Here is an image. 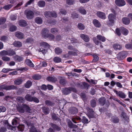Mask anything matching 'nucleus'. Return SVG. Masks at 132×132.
<instances>
[{
	"label": "nucleus",
	"instance_id": "33",
	"mask_svg": "<svg viewBox=\"0 0 132 132\" xmlns=\"http://www.w3.org/2000/svg\"><path fill=\"white\" fill-rule=\"evenodd\" d=\"M16 54L15 52L12 50H8L7 55L11 56Z\"/></svg>",
	"mask_w": 132,
	"mask_h": 132
},
{
	"label": "nucleus",
	"instance_id": "30",
	"mask_svg": "<svg viewBox=\"0 0 132 132\" xmlns=\"http://www.w3.org/2000/svg\"><path fill=\"white\" fill-rule=\"evenodd\" d=\"M22 81L23 80L22 79L19 78L15 80L14 81V83L15 85H19L21 84Z\"/></svg>",
	"mask_w": 132,
	"mask_h": 132
},
{
	"label": "nucleus",
	"instance_id": "46",
	"mask_svg": "<svg viewBox=\"0 0 132 132\" xmlns=\"http://www.w3.org/2000/svg\"><path fill=\"white\" fill-rule=\"evenodd\" d=\"M17 99L18 102H23L24 101V98L22 97H18Z\"/></svg>",
	"mask_w": 132,
	"mask_h": 132
},
{
	"label": "nucleus",
	"instance_id": "39",
	"mask_svg": "<svg viewBox=\"0 0 132 132\" xmlns=\"http://www.w3.org/2000/svg\"><path fill=\"white\" fill-rule=\"evenodd\" d=\"M13 6V5L12 4H9L4 6L3 8L5 10H8L11 8Z\"/></svg>",
	"mask_w": 132,
	"mask_h": 132
},
{
	"label": "nucleus",
	"instance_id": "29",
	"mask_svg": "<svg viewBox=\"0 0 132 132\" xmlns=\"http://www.w3.org/2000/svg\"><path fill=\"white\" fill-rule=\"evenodd\" d=\"M94 112L92 110H89L87 114V116L90 118H93L94 117Z\"/></svg>",
	"mask_w": 132,
	"mask_h": 132
},
{
	"label": "nucleus",
	"instance_id": "61",
	"mask_svg": "<svg viewBox=\"0 0 132 132\" xmlns=\"http://www.w3.org/2000/svg\"><path fill=\"white\" fill-rule=\"evenodd\" d=\"M32 101H34V102L38 103L39 102V100L36 97H33L32 98Z\"/></svg>",
	"mask_w": 132,
	"mask_h": 132
},
{
	"label": "nucleus",
	"instance_id": "2",
	"mask_svg": "<svg viewBox=\"0 0 132 132\" xmlns=\"http://www.w3.org/2000/svg\"><path fill=\"white\" fill-rule=\"evenodd\" d=\"M127 55L128 53L126 51H121L117 54V58L119 60H123L127 56Z\"/></svg>",
	"mask_w": 132,
	"mask_h": 132
},
{
	"label": "nucleus",
	"instance_id": "28",
	"mask_svg": "<svg viewBox=\"0 0 132 132\" xmlns=\"http://www.w3.org/2000/svg\"><path fill=\"white\" fill-rule=\"evenodd\" d=\"M33 97L28 94H27L25 96V98L26 100L29 102L32 101V98Z\"/></svg>",
	"mask_w": 132,
	"mask_h": 132
},
{
	"label": "nucleus",
	"instance_id": "59",
	"mask_svg": "<svg viewBox=\"0 0 132 132\" xmlns=\"http://www.w3.org/2000/svg\"><path fill=\"white\" fill-rule=\"evenodd\" d=\"M93 39L94 43L96 44L97 45L99 44H101V43L97 40L95 37L93 38Z\"/></svg>",
	"mask_w": 132,
	"mask_h": 132
},
{
	"label": "nucleus",
	"instance_id": "6",
	"mask_svg": "<svg viewBox=\"0 0 132 132\" xmlns=\"http://www.w3.org/2000/svg\"><path fill=\"white\" fill-rule=\"evenodd\" d=\"M44 15L47 18L51 17L55 18L57 16L56 14L54 12H46L44 13Z\"/></svg>",
	"mask_w": 132,
	"mask_h": 132
},
{
	"label": "nucleus",
	"instance_id": "43",
	"mask_svg": "<svg viewBox=\"0 0 132 132\" xmlns=\"http://www.w3.org/2000/svg\"><path fill=\"white\" fill-rule=\"evenodd\" d=\"M78 27L80 29L84 30L85 28V27L83 24L81 23H79L78 24Z\"/></svg>",
	"mask_w": 132,
	"mask_h": 132
},
{
	"label": "nucleus",
	"instance_id": "5",
	"mask_svg": "<svg viewBox=\"0 0 132 132\" xmlns=\"http://www.w3.org/2000/svg\"><path fill=\"white\" fill-rule=\"evenodd\" d=\"M71 91L76 92V90L75 88L71 87L68 88H66L63 90V93L65 95H67Z\"/></svg>",
	"mask_w": 132,
	"mask_h": 132
},
{
	"label": "nucleus",
	"instance_id": "19",
	"mask_svg": "<svg viewBox=\"0 0 132 132\" xmlns=\"http://www.w3.org/2000/svg\"><path fill=\"white\" fill-rule=\"evenodd\" d=\"M122 21L123 23L125 24H129L130 23L129 19L127 18H123Z\"/></svg>",
	"mask_w": 132,
	"mask_h": 132
},
{
	"label": "nucleus",
	"instance_id": "62",
	"mask_svg": "<svg viewBox=\"0 0 132 132\" xmlns=\"http://www.w3.org/2000/svg\"><path fill=\"white\" fill-rule=\"evenodd\" d=\"M7 40V37L5 36H3L1 38V40L3 41L6 42Z\"/></svg>",
	"mask_w": 132,
	"mask_h": 132
},
{
	"label": "nucleus",
	"instance_id": "42",
	"mask_svg": "<svg viewBox=\"0 0 132 132\" xmlns=\"http://www.w3.org/2000/svg\"><path fill=\"white\" fill-rule=\"evenodd\" d=\"M17 128L19 131H22L24 128V126L22 125H20Z\"/></svg>",
	"mask_w": 132,
	"mask_h": 132
},
{
	"label": "nucleus",
	"instance_id": "64",
	"mask_svg": "<svg viewBox=\"0 0 132 132\" xmlns=\"http://www.w3.org/2000/svg\"><path fill=\"white\" fill-rule=\"evenodd\" d=\"M91 105L92 107H94L96 105V102L94 100H92L91 102Z\"/></svg>",
	"mask_w": 132,
	"mask_h": 132
},
{
	"label": "nucleus",
	"instance_id": "49",
	"mask_svg": "<svg viewBox=\"0 0 132 132\" xmlns=\"http://www.w3.org/2000/svg\"><path fill=\"white\" fill-rule=\"evenodd\" d=\"M8 54V50L6 51L3 50L1 51L0 52V55H7Z\"/></svg>",
	"mask_w": 132,
	"mask_h": 132
},
{
	"label": "nucleus",
	"instance_id": "14",
	"mask_svg": "<svg viewBox=\"0 0 132 132\" xmlns=\"http://www.w3.org/2000/svg\"><path fill=\"white\" fill-rule=\"evenodd\" d=\"M78 11L79 12L83 15H85L87 13L86 10L83 7H81L79 8Z\"/></svg>",
	"mask_w": 132,
	"mask_h": 132
},
{
	"label": "nucleus",
	"instance_id": "7",
	"mask_svg": "<svg viewBox=\"0 0 132 132\" xmlns=\"http://www.w3.org/2000/svg\"><path fill=\"white\" fill-rule=\"evenodd\" d=\"M25 14L26 15L27 18L29 19H31L34 17V13L30 10L26 11Z\"/></svg>",
	"mask_w": 132,
	"mask_h": 132
},
{
	"label": "nucleus",
	"instance_id": "11",
	"mask_svg": "<svg viewBox=\"0 0 132 132\" xmlns=\"http://www.w3.org/2000/svg\"><path fill=\"white\" fill-rule=\"evenodd\" d=\"M49 32V30L46 28H44L43 29L41 32V35L43 37L45 38H46L48 36Z\"/></svg>",
	"mask_w": 132,
	"mask_h": 132
},
{
	"label": "nucleus",
	"instance_id": "10",
	"mask_svg": "<svg viewBox=\"0 0 132 132\" xmlns=\"http://www.w3.org/2000/svg\"><path fill=\"white\" fill-rule=\"evenodd\" d=\"M116 4L119 6H122L126 4V3L124 0H116Z\"/></svg>",
	"mask_w": 132,
	"mask_h": 132
},
{
	"label": "nucleus",
	"instance_id": "22",
	"mask_svg": "<svg viewBox=\"0 0 132 132\" xmlns=\"http://www.w3.org/2000/svg\"><path fill=\"white\" fill-rule=\"evenodd\" d=\"M96 37L98 39L102 42H104L106 40L105 38L100 35H97Z\"/></svg>",
	"mask_w": 132,
	"mask_h": 132
},
{
	"label": "nucleus",
	"instance_id": "36",
	"mask_svg": "<svg viewBox=\"0 0 132 132\" xmlns=\"http://www.w3.org/2000/svg\"><path fill=\"white\" fill-rule=\"evenodd\" d=\"M32 85V82L30 81H28L25 84V87L27 88L30 87Z\"/></svg>",
	"mask_w": 132,
	"mask_h": 132
},
{
	"label": "nucleus",
	"instance_id": "44",
	"mask_svg": "<svg viewBox=\"0 0 132 132\" xmlns=\"http://www.w3.org/2000/svg\"><path fill=\"white\" fill-rule=\"evenodd\" d=\"M30 132H41L40 131H37L35 128L34 127L32 126L30 129Z\"/></svg>",
	"mask_w": 132,
	"mask_h": 132
},
{
	"label": "nucleus",
	"instance_id": "16",
	"mask_svg": "<svg viewBox=\"0 0 132 132\" xmlns=\"http://www.w3.org/2000/svg\"><path fill=\"white\" fill-rule=\"evenodd\" d=\"M14 60L16 61L21 62L23 60V58L21 56L17 55H16L13 57Z\"/></svg>",
	"mask_w": 132,
	"mask_h": 132
},
{
	"label": "nucleus",
	"instance_id": "56",
	"mask_svg": "<svg viewBox=\"0 0 132 132\" xmlns=\"http://www.w3.org/2000/svg\"><path fill=\"white\" fill-rule=\"evenodd\" d=\"M73 0H67L66 1L67 4L69 5L73 4Z\"/></svg>",
	"mask_w": 132,
	"mask_h": 132
},
{
	"label": "nucleus",
	"instance_id": "52",
	"mask_svg": "<svg viewBox=\"0 0 132 132\" xmlns=\"http://www.w3.org/2000/svg\"><path fill=\"white\" fill-rule=\"evenodd\" d=\"M13 70V69L10 68H4L2 69V72L4 73H7L10 71H12Z\"/></svg>",
	"mask_w": 132,
	"mask_h": 132
},
{
	"label": "nucleus",
	"instance_id": "60",
	"mask_svg": "<svg viewBox=\"0 0 132 132\" xmlns=\"http://www.w3.org/2000/svg\"><path fill=\"white\" fill-rule=\"evenodd\" d=\"M17 18L16 15H13L10 17V18L12 21H14L16 20Z\"/></svg>",
	"mask_w": 132,
	"mask_h": 132
},
{
	"label": "nucleus",
	"instance_id": "27",
	"mask_svg": "<svg viewBox=\"0 0 132 132\" xmlns=\"http://www.w3.org/2000/svg\"><path fill=\"white\" fill-rule=\"evenodd\" d=\"M121 30H122V33L125 35H127L128 33V30L126 29L123 27H121Z\"/></svg>",
	"mask_w": 132,
	"mask_h": 132
},
{
	"label": "nucleus",
	"instance_id": "4",
	"mask_svg": "<svg viewBox=\"0 0 132 132\" xmlns=\"http://www.w3.org/2000/svg\"><path fill=\"white\" fill-rule=\"evenodd\" d=\"M108 18L109 21L107 22V24L109 25H112L114 23V20L115 19V15L112 13L108 15Z\"/></svg>",
	"mask_w": 132,
	"mask_h": 132
},
{
	"label": "nucleus",
	"instance_id": "15",
	"mask_svg": "<svg viewBox=\"0 0 132 132\" xmlns=\"http://www.w3.org/2000/svg\"><path fill=\"white\" fill-rule=\"evenodd\" d=\"M15 35L16 37L19 39H22L24 37V35L22 32L18 31L16 32L15 33Z\"/></svg>",
	"mask_w": 132,
	"mask_h": 132
},
{
	"label": "nucleus",
	"instance_id": "1",
	"mask_svg": "<svg viewBox=\"0 0 132 132\" xmlns=\"http://www.w3.org/2000/svg\"><path fill=\"white\" fill-rule=\"evenodd\" d=\"M40 45L41 48L39 50V51L42 52L43 54H44L47 52V50L44 48L48 47L49 45L48 43L45 42H41L40 43Z\"/></svg>",
	"mask_w": 132,
	"mask_h": 132
},
{
	"label": "nucleus",
	"instance_id": "34",
	"mask_svg": "<svg viewBox=\"0 0 132 132\" xmlns=\"http://www.w3.org/2000/svg\"><path fill=\"white\" fill-rule=\"evenodd\" d=\"M62 52V50L59 48L57 47L55 49V52L57 55L61 54Z\"/></svg>",
	"mask_w": 132,
	"mask_h": 132
},
{
	"label": "nucleus",
	"instance_id": "45",
	"mask_svg": "<svg viewBox=\"0 0 132 132\" xmlns=\"http://www.w3.org/2000/svg\"><path fill=\"white\" fill-rule=\"evenodd\" d=\"M6 20V19L4 17L0 18V25L4 24Z\"/></svg>",
	"mask_w": 132,
	"mask_h": 132
},
{
	"label": "nucleus",
	"instance_id": "54",
	"mask_svg": "<svg viewBox=\"0 0 132 132\" xmlns=\"http://www.w3.org/2000/svg\"><path fill=\"white\" fill-rule=\"evenodd\" d=\"M125 47L127 49H130L132 48V45L130 43H128L126 44Z\"/></svg>",
	"mask_w": 132,
	"mask_h": 132
},
{
	"label": "nucleus",
	"instance_id": "12",
	"mask_svg": "<svg viewBox=\"0 0 132 132\" xmlns=\"http://www.w3.org/2000/svg\"><path fill=\"white\" fill-rule=\"evenodd\" d=\"M122 46L121 45L118 43L114 44L113 46V48L115 50H121Z\"/></svg>",
	"mask_w": 132,
	"mask_h": 132
},
{
	"label": "nucleus",
	"instance_id": "24",
	"mask_svg": "<svg viewBox=\"0 0 132 132\" xmlns=\"http://www.w3.org/2000/svg\"><path fill=\"white\" fill-rule=\"evenodd\" d=\"M69 112L72 114H75L78 112V109L76 108H72L69 111Z\"/></svg>",
	"mask_w": 132,
	"mask_h": 132
},
{
	"label": "nucleus",
	"instance_id": "47",
	"mask_svg": "<svg viewBox=\"0 0 132 132\" xmlns=\"http://www.w3.org/2000/svg\"><path fill=\"white\" fill-rule=\"evenodd\" d=\"M32 78L34 79L38 80L40 79L41 76L39 75H35L33 76Z\"/></svg>",
	"mask_w": 132,
	"mask_h": 132
},
{
	"label": "nucleus",
	"instance_id": "9",
	"mask_svg": "<svg viewBox=\"0 0 132 132\" xmlns=\"http://www.w3.org/2000/svg\"><path fill=\"white\" fill-rule=\"evenodd\" d=\"M96 14L98 17L102 19H105L106 18L105 14L104 12L99 11H97Z\"/></svg>",
	"mask_w": 132,
	"mask_h": 132
},
{
	"label": "nucleus",
	"instance_id": "41",
	"mask_svg": "<svg viewBox=\"0 0 132 132\" xmlns=\"http://www.w3.org/2000/svg\"><path fill=\"white\" fill-rule=\"evenodd\" d=\"M23 107L24 109L26 110L28 112H29L30 110V109L29 106L27 105L23 104Z\"/></svg>",
	"mask_w": 132,
	"mask_h": 132
},
{
	"label": "nucleus",
	"instance_id": "50",
	"mask_svg": "<svg viewBox=\"0 0 132 132\" xmlns=\"http://www.w3.org/2000/svg\"><path fill=\"white\" fill-rule=\"evenodd\" d=\"M47 36V38H48L50 40H52L54 39V36L51 34H49Z\"/></svg>",
	"mask_w": 132,
	"mask_h": 132
},
{
	"label": "nucleus",
	"instance_id": "35",
	"mask_svg": "<svg viewBox=\"0 0 132 132\" xmlns=\"http://www.w3.org/2000/svg\"><path fill=\"white\" fill-rule=\"evenodd\" d=\"M86 80L87 82L90 83L94 84H96L97 82V80H94L92 79H91L90 80H89L87 79H86Z\"/></svg>",
	"mask_w": 132,
	"mask_h": 132
},
{
	"label": "nucleus",
	"instance_id": "37",
	"mask_svg": "<svg viewBox=\"0 0 132 132\" xmlns=\"http://www.w3.org/2000/svg\"><path fill=\"white\" fill-rule=\"evenodd\" d=\"M17 110L20 112L23 113L24 112V109L23 106V104L21 106H19L17 107Z\"/></svg>",
	"mask_w": 132,
	"mask_h": 132
},
{
	"label": "nucleus",
	"instance_id": "51",
	"mask_svg": "<svg viewBox=\"0 0 132 132\" xmlns=\"http://www.w3.org/2000/svg\"><path fill=\"white\" fill-rule=\"evenodd\" d=\"M2 59L4 61H9L10 60L9 57L6 56H3L2 57Z\"/></svg>",
	"mask_w": 132,
	"mask_h": 132
},
{
	"label": "nucleus",
	"instance_id": "40",
	"mask_svg": "<svg viewBox=\"0 0 132 132\" xmlns=\"http://www.w3.org/2000/svg\"><path fill=\"white\" fill-rule=\"evenodd\" d=\"M54 61L56 63L60 62L61 61V58L59 57H55L53 59Z\"/></svg>",
	"mask_w": 132,
	"mask_h": 132
},
{
	"label": "nucleus",
	"instance_id": "57",
	"mask_svg": "<svg viewBox=\"0 0 132 132\" xmlns=\"http://www.w3.org/2000/svg\"><path fill=\"white\" fill-rule=\"evenodd\" d=\"M23 3L22 2L19 3L17 5L14 7V10H16L19 9V8L22 5Z\"/></svg>",
	"mask_w": 132,
	"mask_h": 132
},
{
	"label": "nucleus",
	"instance_id": "53",
	"mask_svg": "<svg viewBox=\"0 0 132 132\" xmlns=\"http://www.w3.org/2000/svg\"><path fill=\"white\" fill-rule=\"evenodd\" d=\"M10 29L11 31H14L16 30V27L15 26H12L10 27Z\"/></svg>",
	"mask_w": 132,
	"mask_h": 132
},
{
	"label": "nucleus",
	"instance_id": "32",
	"mask_svg": "<svg viewBox=\"0 0 132 132\" xmlns=\"http://www.w3.org/2000/svg\"><path fill=\"white\" fill-rule=\"evenodd\" d=\"M51 125L54 129L56 130L59 131L61 130V128L58 126H57L55 125L52 123L51 124Z\"/></svg>",
	"mask_w": 132,
	"mask_h": 132
},
{
	"label": "nucleus",
	"instance_id": "23",
	"mask_svg": "<svg viewBox=\"0 0 132 132\" xmlns=\"http://www.w3.org/2000/svg\"><path fill=\"white\" fill-rule=\"evenodd\" d=\"M35 22L39 24H42L43 22V20L42 18L40 17H37L35 19Z\"/></svg>",
	"mask_w": 132,
	"mask_h": 132
},
{
	"label": "nucleus",
	"instance_id": "8",
	"mask_svg": "<svg viewBox=\"0 0 132 132\" xmlns=\"http://www.w3.org/2000/svg\"><path fill=\"white\" fill-rule=\"evenodd\" d=\"M114 92L119 97L122 98H125L126 97V95L122 91H119L114 90Z\"/></svg>",
	"mask_w": 132,
	"mask_h": 132
},
{
	"label": "nucleus",
	"instance_id": "17",
	"mask_svg": "<svg viewBox=\"0 0 132 132\" xmlns=\"http://www.w3.org/2000/svg\"><path fill=\"white\" fill-rule=\"evenodd\" d=\"M93 22L94 25L96 27H100L101 26L100 23L97 20L94 19L93 20Z\"/></svg>",
	"mask_w": 132,
	"mask_h": 132
},
{
	"label": "nucleus",
	"instance_id": "63",
	"mask_svg": "<svg viewBox=\"0 0 132 132\" xmlns=\"http://www.w3.org/2000/svg\"><path fill=\"white\" fill-rule=\"evenodd\" d=\"M51 32L53 34L56 33L57 31V29L55 28H52L51 30Z\"/></svg>",
	"mask_w": 132,
	"mask_h": 132
},
{
	"label": "nucleus",
	"instance_id": "31",
	"mask_svg": "<svg viewBox=\"0 0 132 132\" xmlns=\"http://www.w3.org/2000/svg\"><path fill=\"white\" fill-rule=\"evenodd\" d=\"M38 5L40 7H43L45 5V2L43 1H39L38 3Z\"/></svg>",
	"mask_w": 132,
	"mask_h": 132
},
{
	"label": "nucleus",
	"instance_id": "21",
	"mask_svg": "<svg viewBox=\"0 0 132 132\" xmlns=\"http://www.w3.org/2000/svg\"><path fill=\"white\" fill-rule=\"evenodd\" d=\"M19 25L22 27H24L27 25V23L26 21L24 20H21L19 21Z\"/></svg>",
	"mask_w": 132,
	"mask_h": 132
},
{
	"label": "nucleus",
	"instance_id": "58",
	"mask_svg": "<svg viewBox=\"0 0 132 132\" xmlns=\"http://www.w3.org/2000/svg\"><path fill=\"white\" fill-rule=\"evenodd\" d=\"M122 31V30H121V28L119 29L118 28H117L116 29V32L117 34L119 36L121 35V32Z\"/></svg>",
	"mask_w": 132,
	"mask_h": 132
},
{
	"label": "nucleus",
	"instance_id": "55",
	"mask_svg": "<svg viewBox=\"0 0 132 132\" xmlns=\"http://www.w3.org/2000/svg\"><path fill=\"white\" fill-rule=\"evenodd\" d=\"M71 17L73 18L74 19L77 18L78 17V14L74 12L71 14Z\"/></svg>",
	"mask_w": 132,
	"mask_h": 132
},
{
	"label": "nucleus",
	"instance_id": "38",
	"mask_svg": "<svg viewBox=\"0 0 132 132\" xmlns=\"http://www.w3.org/2000/svg\"><path fill=\"white\" fill-rule=\"evenodd\" d=\"M105 98L104 97H103L100 98L99 100V101L101 104L103 105L105 104Z\"/></svg>",
	"mask_w": 132,
	"mask_h": 132
},
{
	"label": "nucleus",
	"instance_id": "13",
	"mask_svg": "<svg viewBox=\"0 0 132 132\" xmlns=\"http://www.w3.org/2000/svg\"><path fill=\"white\" fill-rule=\"evenodd\" d=\"M80 37L85 42H87L89 40L90 38L87 35L82 34H80Z\"/></svg>",
	"mask_w": 132,
	"mask_h": 132
},
{
	"label": "nucleus",
	"instance_id": "3",
	"mask_svg": "<svg viewBox=\"0 0 132 132\" xmlns=\"http://www.w3.org/2000/svg\"><path fill=\"white\" fill-rule=\"evenodd\" d=\"M17 87L14 85L5 86L3 85L0 86L1 90L5 89L6 90H10L13 89H16Z\"/></svg>",
	"mask_w": 132,
	"mask_h": 132
},
{
	"label": "nucleus",
	"instance_id": "18",
	"mask_svg": "<svg viewBox=\"0 0 132 132\" xmlns=\"http://www.w3.org/2000/svg\"><path fill=\"white\" fill-rule=\"evenodd\" d=\"M47 80L51 82H54L57 81V79L54 77L49 76L47 78Z\"/></svg>",
	"mask_w": 132,
	"mask_h": 132
},
{
	"label": "nucleus",
	"instance_id": "48",
	"mask_svg": "<svg viewBox=\"0 0 132 132\" xmlns=\"http://www.w3.org/2000/svg\"><path fill=\"white\" fill-rule=\"evenodd\" d=\"M93 61L94 62H96L98 61L99 60V57L98 56L95 55L94 54L93 55Z\"/></svg>",
	"mask_w": 132,
	"mask_h": 132
},
{
	"label": "nucleus",
	"instance_id": "20",
	"mask_svg": "<svg viewBox=\"0 0 132 132\" xmlns=\"http://www.w3.org/2000/svg\"><path fill=\"white\" fill-rule=\"evenodd\" d=\"M26 63L29 66L31 67H34V65L32 63V62L29 59H26L25 61Z\"/></svg>",
	"mask_w": 132,
	"mask_h": 132
},
{
	"label": "nucleus",
	"instance_id": "26",
	"mask_svg": "<svg viewBox=\"0 0 132 132\" xmlns=\"http://www.w3.org/2000/svg\"><path fill=\"white\" fill-rule=\"evenodd\" d=\"M42 109L43 112L45 114H47L49 113L50 110L48 108L44 107L42 108Z\"/></svg>",
	"mask_w": 132,
	"mask_h": 132
},
{
	"label": "nucleus",
	"instance_id": "25",
	"mask_svg": "<svg viewBox=\"0 0 132 132\" xmlns=\"http://www.w3.org/2000/svg\"><path fill=\"white\" fill-rule=\"evenodd\" d=\"M13 44L15 46L17 47H20L22 45V43L20 42L17 41L14 42L13 43Z\"/></svg>",
	"mask_w": 132,
	"mask_h": 132
}]
</instances>
